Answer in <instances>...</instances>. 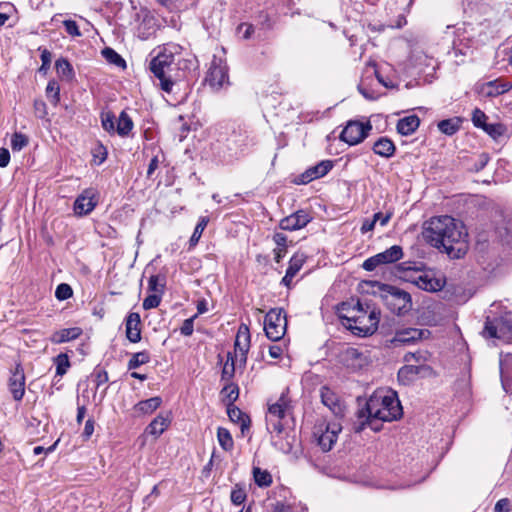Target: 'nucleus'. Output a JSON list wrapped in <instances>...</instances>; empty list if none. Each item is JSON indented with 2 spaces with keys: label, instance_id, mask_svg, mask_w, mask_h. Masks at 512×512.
<instances>
[{
  "label": "nucleus",
  "instance_id": "obj_1",
  "mask_svg": "<svg viewBox=\"0 0 512 512\" xmlns=\"http://www.w3.org/2000/svg\"><path fill=\"white\" fill-rule=\"evenodd\" d=\"M424 239L435 248H443L452 258H461L467 250V232L461 222L450 216L433 217L426 222Z\"/></svg>",
  "mask_w": 512,
  "mask_h": 512
},
{
  "label": "nucleus",
  "instance_id": "obj_2",
  "mask_svg": "<svg viewBox=\"0 0 512 512\" xmlns=\"http://www.w3.org/2000/svg\"><path fill=\"white\" fill-rule=\"evenodd\" d=\"M403 414L397 393L393 390H378L367 400L365 407L357 412L354 430L361 432L365 427L380 431L382 422H391L401 418Z\"/></svg>",
  "mask_w": 512,
  "mask_h": 512
},
{
  "label": "nucleus",
  "instance_id": "obj_3",
  "mask_svg": "<svg viewBox=\"0 0 512 512\" xmlns=\"http://www.w3.org/2000/svg\"><path fill=\"white\" fill-rule=\"evenodd\" d=\"M338 313L343 324L358 336H367L373 334L379 324L380 312L372 309L365 310L360 301L356 303L343 302Z\"/></svg>",
  "mask_w": 512,
  "mask_h": 512
},
{
  "label": "nucleus",
  "instance_id": "obj_4",
  "mask_svg": "<svg viewBox=\"0 0 512 512\" xmlns=\"http://www.w3.org/2000/svg\"><path fill=\"white\" fill-rule=\"evenodd\" d=\"M180 46L175 44L165 45L150 63L149 69L153 76L159 80L160 89L171 94L176 84L173 72L176 70L175 55L179 53Z\"/></svg>",
  "mask_w": 512,
  "mask_h": 512
},
{
  "label": "nucleus",
  "instance_id": "obj_5",
  "mask_svg": "<svg viewBox=\"0 0 512 512\" xmlns=\"http://www.w3.org/2000/svg\"><path fill=\"white\" fill-rule=\"evenodd\" d=\"M288 389L283 391L279 398L268 405L266 415L267 429L270 433L280 434L283 431L282 420L291 412V400Z\"/></svg>",
  "mask_w": 512,
  "mask_h": 512
},
{
  "label": "nucleus",
  "instance_id": "obj_6",
  "mask_svg": "<svg viewBox=\"0 0 512 512\" xmlns=\"http://www.w3.org/2000/svg\"><path fill=\"white\" fill-rule=\"evenodd\" d=\"M484 338L496 339L502 343H512V315L506 313L501 317H486L482 332Z\"/></svg>",
  "mask_w": 512,
  "mask_h": 512
},
{
  "label": "nucleus",
  "instance_id": "obj_7",
  "mask_svg": "<svg viewBox=\"0 0 512 512\" xmlns=\"http://www.w3.org/2000/svg\"><path fill=\"white\" fill-rule=\"evenodd\" d=\"M381 291L382 300L391 312L401 315L411 309L412 300L408 292L387 284L381 286Z\"/></svg>",
  "mask_w": 512,
  "mask_h": 512
},
{
  "label": "nucleus",
  "instance_id": "obj_8",
  "mask_svg": "<svg viewBox=\"0 0 512 512\" xmlns=\"http://www.w3.org/2000/svg\"><path fill=\"white\" fill-rule=\"evenodd\" d=\"M287 328L286 314L282 308H273L265 316L264 331L272 341H279Z\"/></svg>",
  "mask_w": 512,
  "mask_h": 512
},
{
  "label": "nucleus",
  "instance_id": "obj_9",
  "mask_svg": "<svg viewBox=\"0 0 512 512\" xmlns=\"http://www.w3.org/2000/svg\"><path fill=\"white\" fill-rule=\"evenodd\" d=\"M205 81L214 91L229 85L228 67L223 57L213 56Z\"/></svg>",
  "mask_w": 512,
  "mask_h": 512
},
{
  "label": "nucleus",
  "instance_id": "obj_10",
  "mask_svg": "<svg viewBox=\"0 0 512 512\" xmlns=\"http://www.w3.org/2000/svg\"><path fill=\"white\" fill-rule=\"evenodd\" d=\"M342 431L339 422L333 421L327 424H319L315 427L314 436L318 445L324 452L330 451L338 439V434Z\"/></svg>",
  "mask_w": 512,
  "mask_h": 512
},
{
  "label": "nucleus",
  "instance_id": "obj_11",
  "mask_svg": "<svg viewBox=\"0 0 512 512\" xmlns=\"http://www.w3.org/2000/svg\"><path fill=\"white\" fill-rule=\"evenodd\" d=\"M372 126L369 122L366 124L359 121H349L343 131L340 139L349 145H357L361 143L367 136Z\"/></svg>",
  "mask_w": 512,
  "mask_h": 512
},
{
  "label": "nucleus",
  "instance_id": "obj_12",
  "mask_svg": "<svg viewBox=\"0 0 512 512\" xmlns=\"http://www.w3.org/2000/svg\"><path fill=\"white\" fill-rule=\"evenodd\" d=\"M250 348V332L249 328L245 324H241L234 343V354L233 357L236 362H239V367H243L247 361V353Z\"/></svg>",
  "mask_w": 512,
  "mask_h": 512
},
{
  "label": "nucleus",
  "instance_id": "obj_13",
  "mask_svg": "<svg viewBox=\"0 0 512 512\" xmlns=\"http://www.w3.org/2000/svg\"><path fill=\"white\" fill-rule=\"evenodd\" d=\"M430 335L427 329L403 328L395 332L391 343L394 347L411 344Z\"/></svg>",
  "mask_w": 512,
  "mask_h": 512
},
{
  "label": "nucleus",
  "instance_id": "obj_14",
  "mask_svg": "<svg viewBox=\"0 0 512 512\" xmlns=\"http://www.w3.org/2000/svg\"><path fill=\"white\" fill-rule=\"evenodd\" d=\"M512 88V84L504 82L500 79L488 81L476 86V92L479 96L484 98H495L498 97Z\"/></svg>",
  "mask_w": 512,
  "mask_h": 512
},
{
  "label": "nucleus",
  "instance_id": "obj_15",
  "mask_svg": "<svg viewBox=\"0 0 512 512\" xmlns=\"http://www.w3.org/2000/svg\"><path fill=\"white\" fill-rule=\"evenodd\" d=\"M96 194L93 188L85 189L74 202L75 214L83 216L92 212L97 205Z\"/></svg>",
  "mask_w": 512,
  "mask_h": 512
},
{
  "label": "nucleus",
  "instance_id": "obj_16",
  "mask_svg": "<svg viewBox=\"0 0 512 512\" xmlns=\"http://www.w3.org/2000/svg\"><path fill=\"white\" fill-rule=\"evenodd\" d=\"M311 220L312 217L310 213L301 209L283 218L280 221V227L281 229L288 231L299 230L304 228Z\"/></svg>",
  "mask_w": 512,
  "mask_h": 512
},
{
  "label": "nucleus",
  "instance_id": "obj_17",
  "mask_svg": "<svg viewBox=\"0 0 512 512\" xmlns=\"http://www.w3.org/2000/svg\"><path fill=\"white\" fill-rule=\"evenodd\" d=\"M320 398L324 406H326L335 416L344 414V405L340 401L338 395L329 387L322 386L320 388Z\"/></svg>",
  "mask_w": 512,
  "mask_h": 512
},
{
  "label": "nucleus",
  "instance_id": "obj_18",
  "mask_svg": "<svg viewBox=\"0 0 512 512\" xmlns=\"http://www.w3.org/2000/svg\"><path fill=\"white\" fill-rule=\"evenodd\" d=\"M408 281H411L418 288L428 291V292H436L440 291L444 282L440 279L434 278L427 273H416L413 277L408 278Z\"/></svg>",
  "mask_w": 512,
  "mask_h": 512
},
{
  "label": "nucleus",
  "instance_id": "obj_19",
  "mask_svg": "<svg viewBox=\"0 0 512 512\" xmlns=\"http://www.w3.org/2000/svg\"><path fill=\"white\" fill-rule=\"evenodd\" d=\"M9 389L14 400H22L25 393V375L19 365L15 368V371L9 379Z\"/></svg>",
  "mask_w": 512,
  "mask_h": 512
},
{
  "label": "nucleus",
  "instance_id": "obj_20",
  "mask_svg": "<svg viewBox=\"0 0 512 512\" xmlns=\"http://www.w3.org/2000/svg\"><path fill=\"white\" fill-rule=\"evenodd\" d=\"M333 168V161L331 160H322L315 166L308 168L301 175L302 183H309L315 179L324 177L328 172Z\"/></svg>",
  "mask_w": 512,
  "mask_h": 512
},
{
  "label": "nucleus",
  "instance_id": "obj_21",
  "mask_svg": "<svg viewBox=\"0 0 512 512\" xmlns=\"http://www.w3.org/2000/svg\"><path fill=\"white\" fill-rule=\"evenodd\" d=\"M126 337L132 343H137L141 340V318L139 313L130 312L126 317L125 322Z\"/></svg>",
  "mask_w": 512,
  "mask_h": 512
},
{
  "label": "nucleus",
  "instance_id": "obj_22",
  "mask_svg": "<svg viewBox=\"0 0 512 512\" xmlns=\"http://www.w3.org/2000/svg\"><path fill=\"white\" fill-rule=\"evenodd\" d=\"M499 365L503 389L509 392L512 390V354H501Z\"/></svg>",
  "mask_w": 512,
  "mask_h": 512
},
{
  "label": "nucleus",
  "instance_id": "obj_23",
  "mask_svg": "<svg viewBox=\"0 0 512 512\" xmlns=\"http://www.w3.org/2000/svg\"><path fill=\"white\" fill-rule=\"evenodd\" d=\"M171 418L168 414H159L146 428V432L155 438L159 437L170 425Z\"/></svg>",
  "mask_w": 512,
  "mask_h": 512
},
{
  "label": "nucleus",
  "instance_id": "obj_24",
  "mask_svg": "<svg viewBox=\"0 0 512 512\" xmlns=\"http://www.w3.org/2000/svg\"><path fill=\"white\" fill-rule=\"evenodd\" d=\"M81 334L82 329L80 327L65 328L54 332L50 341L54 344L66 343L77 339Z\"/></svg>",
  "mask_w": 512,
  "mask_h": 512
},
{
  "label": "nucleus",
  "instance_id": "obj_25",
  "mask_svg": "<svg viewBox=\"0 0 512 512\" xmlns=\"http://www.w3.org/2000/svg\"><path fill=\"white\" fill-rule=\"evenodd\" d=\"M373 152L384 158L394 156L396 147L392 140L387 137H380L372 147Z\"/></svg>",
  "mask_w": 512,
  "mask_h": 512
},
{
  "label": "nucleus",
  "instance_id": "obj_26",
  "mask_svg": "<svg viewBox=\"0 0 512 512\" xmlns=\"http://www.w3.org/2000/svg\"><path fill=\"white\" fill-rule=\"evenodd\" d=\"M420 125V120L416 115L406 116L397 123V132L401 135L408 136L416 131Z\"/></svg>",
  "mask_w": 512,
  "mask_h": 512
},
{
  "label": "nucleus",
  "instance_id": "obj_27",
  "mask_svg": "<svg viewBox=\"0 0 512 512\" xmlns=\"http://www.w3.org/2000/svg\"><path fill=\"white\" fill-rule=\"evenodd\" d=\"M162 399L159 396H155L143 401L138 402L134 406V411L138 415H146L153 413L158 407H160Z\"/></svg>",
  "mask_w": 512,
  "mask_h": 512
},
{
  "label": "nucleus",
  "instance_id": "obj_28",
  "mask_svg": "<svg viewBox=\"0 0 512 512\" xmlns=\"http://www.w3.org/2000/svg\"><path fill=\"white\" fill-rule=\"evenodd\" d=\"M227 414L232 422L240 425L242 433L244 432L245 429L249 428V417L245 413H243L238 407L234 405H227Z\"/></svg>",
  "mask_w": 512,
  "mask_h": 512
},
{
  "label": "nucleus",
  "instance_id": "obj_29",
  "mask_svg": "<svg viewBox=\"0 0 512 512\" xmlns=\"http://www.w3.org/2000/svg\"><path fill=\"white\" fill-rule=\"evenodd\" d=\"M380 264H390L400 260L403 256L402 247L393 245L385 251L377 254Z\"/></svg>",
  "mask_w": 512,
  "mask_h": 512
},
{
  "label": "nucleus",
  "instance_id": "obj_30",
  "mask_svg": "<svg viewBox=\"0 0 512 512\" xmlns=\"http://www.w3.org/2000/svg\"><path fill=\"white\" fill-rule=\"evenodd\" d=\"M133 126L134 124L130 116L125 111H122L118 117L115 131L118 135L125 137L131 132Z\"/></svg>",
  "mask_w": 512,
  "mask_h": 512
},
{
  "label": "nucleus",
  "instance_id": "obj_31",
  "mask_svg": "<svg viewBox=\"0 0 512 512\" xmlns=\"http://www.w3.org/2000/svg\"><path fill=\"white\" fill-rule=\"evenodd\" d=\"M217 438H218V442H219L220 446L225 451L232 450V448L234 446V442H233L230 432L226 428H223V427L218 428Z\"/></svg>",
  "mask_w": 512,
  "mask_h": 512
},
{
  "label": "nucleus",
  "instance_id": "obj_32",
  "mask_svg": "<svg viewBox=\"0 0 512 512\" xmlns=\"http://www.w3.org/2000/svg\"><path fill=\"white\" fill-rule=\"evenodd\" d=\"M459 128L460 125L458 119H445L438 123V129L449 136L455 134Z\"/></svg>",
  "mask_w": 512,
  "mask_h": 512
},
{
  "label": "nucleus",
  "instance_id": "obj_33",
  "mask_svg": "<svg viewBox=\"0 0 512 512\" xmlns=\"http://www.w3.org/2000/svg\"><path fill=\"white\" fill-rule=\"evenodd\" d=\"M253 476L255 483L260 487H268L272 483V477L266 470H261L258 467L253 468Z\"/></svg>",
  "mask_w": 512,
  "mask_h": 512
},
{
  "label": "nucleus",
  "instance_id": "obj_34",
  "mask_svg": "<svg viewBox=\"0 0 512 512\" xmlns=\"http://www.w3.org/2000/svg\"><path fill=\"white\" fill-rule=\"evenodd\" d=\"M55 68H56L57 73L60 76L65 77L66 79H70L74 75L73 68H72L71 64L65 58H60V59L56 60Z\"/></svg>",
  "mask_w": 512,
  "mask_h": 512
},
{
  "label": "nucleus",
  "instance_id": "obj_35",
  "mask_svg": "<svg viewBox=\"0 0 512 512\" xmlns=\"http://www.w3.org/2000/svg\"><path fill=\"white\" fill-rule=\"evenodd\" d=\"M103 57L110 63L114 64L117 67L125 68L126 62L125 60L112 48H105L102 50Z\"/></svg>",
  "mask_w": 512,
  "mask_h": 512
},
{
  "label": "nucleus",
  "instance_id": "obj_36",
  "mask_svg": "<svg viewBox=\"0 0 512 512\" xmlns=\"http://www.w3.org/2000/svg\"><path fill=\"white\" fill-rule=\"evenodd\" d=\"M237 365L239 366V362H236L232 353H228L227 361L222 370V380L229 381L233 377Z\"/></svg>",
  "mask_w": 512,
  "mask_h": 512
},
{
  "label": "nucleus",
  "instance_id": "obj_37",
  "mask_svg": "<svg viewBox=\"0 0 512 512\" xmlns=\"http://www.w3.org/2000/svg\"><path fill=\"white\" fill-rule=\"evenodd\" d=\"M150 361V354L147 351L137 352L132 355L128 362V369H136L139 366L146 364Z\"/></svg>",
  "mask_w": 512,
  "mask_h": 512
},
{
  "label": "nucleus",
  "instance_id": "obj_38",
  "mask_svg": "<svg viewBox=\"0 0 512 512\" xmlns=\"http://www.w3.org/2000/svg\"><path fill=\"white\" fill-rule=\"evenodd\" d=\"M54 363L56 365V375L62 377L66 374L68 368L70 367L69 357L65 353H60L54 358Z\"/></svg>",
  "mask_w": 512,
  "mask_h": 512
},
{
  "label": "nucleus",
  "instance_id": "obj_39",
  "mask_svg": "<svg viewBox=\"0 0 512 512\" xmlns=\"http://www.w3.org/2000/svg\"><path fill=\"white\" fill-rule=\"evenodd\" d=\"M208 221L209 220L207 217H201L199 219V221L194 229V232L189 240V244L191 247L197 245V243L199 242V239L201 238L202 233L208 224Z\"/></svg>",
  "mask_w": 512,
  "mask_h": 512
},
{
  "label": "nucleus",
  "instance_id": "obj_40",
  "mask_svg": "<svg viewBox=\"0 0 512 512\" xmlns=\"http://www.w3.org/2000/svg\"><path fill=\"white\" fill-rule=\"evenodd\" d=\"M164 277L159 275H152L148 280V290L152 293L163 294L164 292Z\"/></svg>",
  "mask_w": 512,
  "mask_h": 512
},
{
  "label": "nucleus",
  "instance_id": "obj_41",
  "mask_svg": "<svg viewBox=\"0 0 512 512\" xmlns=\"http://www.w3.org/2000/svg\"><path fill=\"white\" fill-rule=\"evenodd\" d=\"M221 395L227 400V405H233V402L237 400L239 395L238 386L235 384H227L223 387Z\"/></svg>",
  "mask_w": 512,
  "mask_h": 512
},
{
  "label": "nucleus",
  "instance_id": "obj_42",
  "mask_svg": "<svg viewBox=\"0 0 512 512\" xmlns=\"http://www.w3.org/2000/svg\"><path fill=\"white\" fill-rule=\"evenodd\" d=\"M482 130H484L493 139H498L505 133L506 128L501 123H493L486 124Z\"/></svg>",
  "mask_w": 512,
  "mask_h": 512
},
{
  "label": "nucleus",
  "instance_id": "obj_43",
  "mask_svg": "<svg viewBox=\"0 0 512 512\" xmlns=\"http://www.w3.org/2000/svg\"><path fill=\"white\" fill-rule=\"evenodd\" d=\"M115 115L112 112H105L101 114V123L102 127L105 131L108 133H114L115 132Z\"/></svg>",
  "mask_w": 512,
  "mask_h": 512
},
{
  "label": "nucleus",
  "instance_id": "obj_44",
  "mask_svg": "<svg viewBox=\"0 0 512 512\" xmlns=\"http://www.w3.org/2000/svg\"><path fill=\"white\" fill-rule=\"evenodd\" d=\"M304 261H305V258L303 255H294L290 259L289 266H288L286 272H288L289 275L295 276L302 268Z\"/></svg>",
  "mask_w": 512,
  "mask_h": 512
},
{
  "label": "nucleus",
  "instance_id": "obj_45",
  "mask_svg": "<svg viewBox=\"0 0 512 512\" xmlns=\"http://www.w3.org/2000/svg\"><path fill=\"white\" fill-rule=\"evenodd\" d=\"M28 144V139L21 133H14L11 138V148L14 151L22 150Z\"/></svg>",
  "mask_w": 512,
  "mask_h": 512
},
{
  "label": "nucleus",
  "instance_id": "obj_46",
  "mask_svg": "<svg viewBox=\"0 0 512 512\" xmlns=\"http://www.w3.org/2000/svg\"><path fill=\"white\" fill-rule=\"evenodd\" d=\"M487 115L479 108H475L472 113V122L473 125L477 128L483 129L484 126L487 124Z\"/></svg>",
  "mask_w": 512,
  "mask_h": 512
},
{
  "label": "nucleus",
  "instance_id": "obj_47",
  "mask_svg": "<svg viewBox=\"0 0 512 512\" xmlns=\"http://www.w3.org/2000/svg\"><path fill=\"white\" fill-rule=\"evenodd\" d=\"M73 294L72 288L66 283H61L57 286L55 291V297L58 300L69 299Z\"/></svg>",
  "mask_w": 512,
  "mask_h": 512
},
{
  "label": "nucleus",
  "instance_id": "obj_48",
  "mask_svg": "<svg viewBox=\"0 0 512 512\" xmlns=\"http://www.w3.org/2000/svg\"><path fill=\"white\" fill-rule=\"evenodd\" d=\"M161 294L152 293L143 300V308L145 310L153 309L159 306L161 302Z\"/></svg>",
  "mask_w": 512,
  "mask_h": 512
},
{
  "label": "nucleus",
  "instance_id": "obj_49",
  "mask_svg": "<svg viewBox=\"0 0 512 512\" xmlns=\"http://www.w3.org/2000/svg\"><path fill=\"white\" fill-rule=\"evenodd\" d=\"M93 159H94V163L96 165H101L107 158V150L106 148L101 145V144H98L94 149H93Z\"/></svg>",
  "mask_w": 512,
  "mask_h": 512
},
{
  "label": "nucleus",
  "instance_id": "obj_50",
  "mask_svg": "<svg viewBox=\"0 0 512 512\" xmlns=\"http://www.w3.org/2000/svg\"><path fill=\"white\" fill-rule=\"evenodd\" d=\"M46 94L53 98V103L57 104L60 100V88L55 81H50L46 87Z\"/></svg>",
  "mask_w": 512,
  "mask_h": 512
},
{
  "label": "nucleus",
  "instance_id": "obj_51",
  "mask_svg": "<svg viewBox=\"0 0 512 512\" xmlns=\"http://www.w3.org/2000/svg\"><path fill=\"white\" fill-rule=\"evenodd\" d=\"M246 499V493L243 489H233L231 492V501L235 505H241Z\"/></svg>",
  "mask_w": 512,
  "mask_h": 512
},
{
  "label": "nucleus",
  "instance_id": "obj_52",
  "mask_svg": "<svg viewBox=\"0 0 512 512\" xmlns=\"http://www.w3.org/2000/svg\"><path fill=\"white\" fill-rule=\"evenodd\" d=\"M66 32L71 36H81V32L77 23L74 20L63 21Z\"/></svg>",
  "mask_w": 512,
  "mask_h": 512
},
{
  "label": "nucleus",
  "instance_id": "obj_53",
  "mask_svg": "<svg viewBox=\"0 0 512 512\" xmlns=\"http://www.w3.org/2000/svg\"><path fill=\"white\" fill-rule=\"evenodd\" d=\"M380 264V261L378 259V256L377 254L372 256V257H369L368 259H366L363 264H362V267L364 270L366 271H373L375 270Z\"/></svg>",
  "mask_w": 512,
  "mask_h": 512
},
{
  "label": "nucleus",
  "instance_id": "obj_54",
  "mask_svg": "<svg viewBox=\"0 0 512 512\" xmlns=\"http://www.w3.org/2000/svg\"><path fill=\"white\" fill-rule=\"evenodd\" d=\"M34 110L38 118L42 119L47 115V107L45 102L42 100L34 101Z\"/></svg>",
  "mask_w": 512,
  "mask_h": 512
},
{
  "label": "nucleus",
  "instance_id": "obj_55",
  "mask_svg": "<svg viewBox=\"0 0 512 512\" xmlns=\"http://www.w3.org/2000/svg\"><path fill=\"white\" fill-rule=\"evenodd\" d=\"M494 512H510V501L507 498H502L497 501L494 507Z\"/></svg>",
  "mask_w": 512,
  "mask_h": 512
},
{
  "label": "nucleus",
  "instance_id": "obj_56",
  "mask_svg": "<svg viewBox=\"0 0 512 512\" xmlns=\"http://www.w3.org/2000/svg\"><path fill=\"white\" fill-rule=\"evenodd\" d=\"M193 320H194V318L192 317V318L186 319L183 322V325L180 329L182 335L190 336L193 333Z\"/></svg>",
  "mask_w": 512,
  "mask_h": 512
},
{
  "label": "nucleus",
  "instance_id": "obj_57",
  "mask_svg": "<svg viewBox=\"0 0 512 512\" xmlns=\"http://www.w3.org/2000/svg\"><path fill=\"white\" fill-rule=\"evenodd\" d=\"M40 58H41V61H42V66H41V70L47 68L50 66L51 64V60H52V54L50 51H48L47 49H43L41 51V55H40Z\"/></svg>",
  "mask_w": 512,
  "mask_h": 512
},
{
  "label": "nucleus",
  "instance_id": "obj_58",
  "mask_svg": "<svg viewBox=\"0 0 512 512\" xmlns=\"http://www.w3.org/2000/svg\"><path fill=\"white\" fill-rule=\"evenodd\" d=\"M239 33H243L244 39H249L254 31L253 26L250 24L242 23L238 27Z\"/></svg>",
  "mask_w": 512,
  "mask_h": 512
},
{
  "label": "nucleus",
  "instance_id": "obj_59",
  "mask_svg": "<svg viewBox=\"0 0 512 512\" xmlns=\"http://www.w3.org/2000/svg\"><path fill=\"white\" fill-rule=\"evenodd\" d=\"M391 216V213L383 215L381 212H377L373 215V220L375 223L379 221L381 226H385L389 222Z\"/></svg>",
  "mask_w": 512,
  "mask_h": 512
},
{
  "label": "nucleus",
  "instance_id": "obj_60",
  "mask_svg": "<svg viewBox=\"0 0 512 512\" xmlns=\"http://www.w3.org/2000/svg\"><path fill=\"white\" fill-rule=\"evenodd\" d=\"M488 161H489L488 154L482 153L479 156L478 161L474 164V170L477 172L482 170L487 165Z\"/></svg>",
  "mask_w": 512,
  "mask_h": 512
},
{
  "label": "nucleus",
  "instance_id": "obj_61",
  "mask_svg": "<svg viewBox=\"0 0 512 512\" xmlns=\"http://www.w3.org/2000/svg\"><path fill=\"white\" fill-rule=\"evenodd\" d=\"M93 432H94V420L89 418L85 423L83 437L85 439H89L92 436Z\"/></svg>",
  "mask_w": 512,
  "mask_h": 512
},
{
  "label": "nucleus",
  "instance_id": "obj_62",
  "mask_svg": "<svg viewBox=\"0 0 512 512\" xmlns=\"http://www.w3.org/2000/svg\"><path fill=\"white\" fill-rule=\"evenodd\" d=\"M10 162V153L6 148H0V167H7Z\"/></svg>",
  "mask_w": 512,
  "mask_h": 512
},
{
  "label": "nucleus",
  "instance_id": "obj_63",
  "mask_svg": "<svg viewBox=\"0 0 512 512\" xmlns=\"http://www.w3.org/2000/svg\"><path fill=\"white\" fill-rule=\"evenodd\" d=\"M359 357H361V353L357 349H355V348H348L345 351V358H346V360L358 359Z\"/></svg>",
  "mask_w": 512,
  "mask_h": 512
},
{
  "label": "nucleus",
  "instance_id": "obj_64",
  "mask_svg": "<svg viewBox=\"0 0 512 512\" xmlns=\"http://www.w3.org/2000/svg\"><path fill=\"white\" fill-rule=\"evenodd\" d=\"M272 512H290V507L282 502H276L272 506Z\"/></svg>",
  "mask_w": 512,
  "mask_h": 512
}]
</instances>
